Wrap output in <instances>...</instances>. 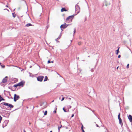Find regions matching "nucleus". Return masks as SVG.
<instances>
[{
    "mask_svg": "<svg viewBox=\"0 0 132 132\" xmlns=\"http://www.w3.org/2000/svg\"><path fill=\"white\" fill-rule=\"evenodd\" d=\"M75 12L77 14L78 13L80 12V8L78 5H75Z\"/></svg>",
    "mask_w": 132,
    "mask_h": 132,
    "instance_id": "1",
    "label": "nucleus"
},
{
    "mask_svg": "<svg viewBox=\"0 0 132 132\" xmlns=\"http://www.w3.org/2000/svg\"><path fill=\"white\" fill-rule=\"evenodd\" d=\"M68 26V25L66 24L65 23L63 24H62L60 27L61 29L62 30L61 32L63 31V29L67 28Z\"/></svg>",
    "mask_w": 132,
    "mask_h": 132,
    "instance_id": "2",
    "label": "nucleus"
},
{
    "mask_svg": "<svg viewBox=\"0 0 132 132\" xmlns=\"http://www.w3.org/2000/svg\"><path fill=\"white\" fill-rule=\"evenodd\" d=\"M9 122V120H6L4 121L2 125V127L3 128H4L7 125Z\"/></svg>",
    "mask_w": 132,
    "mask_h": 132,
    "instance_id": "3",
    "label": "nucleus"
},
{
    "mask_svg": "<svg viewBox=\"0 0 132 132\" xmlns=\"http://www.w3.org/2000/svg\"><path fill=\"white\" fill-rule=\"evenodd\" d=\"M20 98V96L19 95H17L16 94H14V102H16L17 100Z\"/></svg>",
    "mask_w": 132,
    "mask_h": 132,
    "instance_id": "4",
    "label": "nucleus"
},
{
    "mask_svg": "<svg viewBox=\"0 0 132 132\" xmlns=\"http://www.w3.org/2000/svg\"><path fill=\"white\" fill-rule=\"evenodd\" d=\"M4 105L5 106H6L9 107L10 108H13L14 106H13L11 104H9L6 103H4Z\"/></svg>",
    "mask_w": 132,
    "mask_h": 132,
    "instance_id": "5",
    "label": "nucleus"
},
{
    "mask_svg": "<svg viewBox=\"0 0 132 132\" xmlns=\"http://www.w3.org/2000/svg\"><path fill=\"white\" fill-rule=\"evenodd\" d=\"M44 77L43 76H40L37 77V80L39 81H42L43 80Z\"/></svg>",
    "mask_w": 132,
    "mask_h": 132,
    "instance_id": "6",
    "label": "nucleus"
},
{
    "mask_svg": "<svg viewBox=\"0 0 132 132\" xmlns=\"http://www.w3.org/2000/svg\"><path fill=\"white\" fill-rule=\"evenodd\" d=\"M74 15H71L69 16L66 19V20L67 21L69 20V19H71V20H72V19L74 17Z\"/></svg>",
    "mask_w": 132,
    "mask_h": 132,
    "instance_id": "7",
    "label": "nucleus"
},
{
    "mask_svg": "<svg viewBox=\"0 0 132 132\" xmlns=\"http://www.w3.org/2000/svg\"><path fill=\"white\" fill-rule=\"evenodd\" d=\"M128 117L129 120L130 122H132V116L130 115H129V116H128Z\"/></svg>",
    "mask_w": 132,
    "mask_h": 132,
    "instance_id": "8",
    "label": "nucleus"
},
{
    "mask_svg": "<svg viewBox=\"0 0 132 132\" xmlns=\"http://www.w3.org/2000/svg\"><path fill=\"white\" fill-rule=\"evenodd\" d=\"M8 78V77L7 76H6L2 80V82L3 83H5L7 81V79H6L7 78Z\"/></svg>",
    "mask_w": 132,
    "mask_h": 132,
    "instance_id": "9",
    "label": "nucleus"
},
{
    "mask_svg": "<svg viewBox=\"0 0 132 132\" xmlns=\"http://www.w3.org/2000/svg\"><path fill=\"white\" fill-rule=\"evenodd\" d=\"M5 102H3L0 104V106L1 108L2 109H4V103Z\"/></svg>",
    "mask_w": 132,
    "mask_h": 132,
    "instance_id": "10",
    "label": "nucleus"
},
{
    "mask_svg": "<svg viewBox=\"0 0 132 132\" xmlns=\"http://www.w3.org/2000/svg\"><path fill=\"white\" fill-rule=\"evenodd\" d=\"M119 120V124L121 125V127H122L123 126V123L122 122V120L121 119H120Z\"/></svg>",
    "mask_w": 132,
    "mask_h": 132,
    "instance_id": "11",
    "label": "nucleus"
},
{
    "mask_svg": "<svg viewBox=\"0 0 132 132\" xmlns=\"http://www.w3.org/2000/svg\"><path fill=\"white\" fill-rule=\"evenodd\" d=\"M24 84V83L22 81H21L19 83H18V84H19V86H21L23 85Z\"/></svg>",
    "mask_w": 132,
    "mask_h": 132,
    "instance_id": "12",
    "label": "nucleus"
},
{
    "mask_svg": "<svg viewBox=\"0 0 132 132\" xmlns=\"http://www.w3.org/2000/svg\"><path fill=\"white\" fill-rule=\"evenodd\" d=\"M32 26V24H31L30 23H27L26 24L25 26L26 27H29L30 26Z\"/></svg>",
    "mask_w": 132,
    "mask_h": 132,
    "instance_id": "13",
    "label": "nucleus"
},
{
    "mask_svg": "<svg viewBox=\"0 0 132 132\" xmlns=\"http://www.w3.org/2000/svg\"><path fill=\"white\" fill-rule=\"evenodd\" d=\"M61 11L63 12L64 11H67V10L65 8H62L61 9Z\"/></svg>",
    "mask_w": 132,
    "mask_h": 132,
    "instance_id": "14",
    "label": "nucleus"
},
{
    "mask_svg": "<svg viewBox=\"0 0 132 132\" xmlns=\"http://www.w3.org/2000/svg\"><path fill=\"white\" fill-rule=\"evenodd\" d=\"M5 99L3 98L1 96V95H0V102L2 101H4Z\"/></svg>",
    "mask_w": 132,
    "mask_h": 132,
    "instance_id": "15",
    "label": "nucleus"
},
{
    "mask_svg": "<svg viewBox=\"0 0 132 132\" xmlns=\"http://www.w3.org/2000/svg\"><path fill=\"white\" fill-rule=\"evenodd\" d=\"M119 48H120V47H119L118 48V49L116 50V54L117 55L118 54V53L119 52Z\"/></svg>",
    "mask_w": 132,
    "mask_h": 132,
    "instance_id": "16",
    "label": "nucleus"
},
{
    "mask_svg": "<svg viewBox=\"0 0 132 132\" xmlns=\"http://www.w3.org/2000/svg\"><path fill=\"white\" fill-rule=\"evenodd\" d=\"M48 79V78L47 76H45V79L44 80V81H47Z\"/></svg>",
    "mask_w": 132,
    "mask_h": 132,
    "instance_id": "17",
    "label": "nucleus"
},
{
    "mask_svg": "<svg viewBox=\"0 0 132 132\" xmlns=\"http://www.w3.org/2000/svg\"><path fill=\"white\" fill-rule=\"evenodd\" d=\"M118 118L119 119H121L120 118V113H119L118 116Z\"/></svg>",
    "mask_w": 132,
    "mask_h": 132,
    "instance_id": "18",
    "label": "nucleus"
},
{
    "mask_svg": "<svg viewBox=\"0 0 132 132\" xmlns=\"http://www.w3.org/2000/svg\"><path fill=\"white\" fill-rule=\"evenodd\" d=\"M61 127H62V125H61V126H60V127H59V126L58 127V132H60V128Z\"/></svg>",
    "mask_w": 132,
    "mask_h": 132,
    "instance_id": "19",
    "label": "nucleus"
},
{
    "mask_svg": "<svg viewBox=\"0 0 132 132\" xmlns=\"http://www.w3.org/2000/svg\"><path fill=\"white\" fill-rule=\"evenodd\" d=\"M29 74H30L29 76L30 77H34V75L32 74L31 73H29Z\"/></svg>",
    "mask_w": 132,
    "mask_h": 132,
    "instance_id": "20",
    "label": "nucleus"
},
{
    "mask_svg": "<svg viewBox=\"0 0 132 132\" xmlns=\"http://www.w3.org/2000/svg\"><path fill=\"white\" fill-rule=\"evenodd\" d=\"M62 35V33L61 32L60 34V35H59V37H58V38H59V39H60V38L61 37Z\"/></svg>",
    "mask_w": 132,
    "mask_h": 132,
    "instance_id": "21",
    "label": "nucleus"
},
{
    "mask_svg": "<svg viewBox=\"0 0 132 132\" xmlns=\"http://www.w3.org/2000/svg\"><path fill=\"white\" fill-rule=\"evenodd\" d=\"M14 86V87H15L16 88H17L18 86H19V84H18L16 85H15Z\"/></svg>",
    "mask_w": 132,
    "mask_h": 132,
    "instance_id": "22",
    "label": "nucleus"
},
{
    "mask_svg": "<svg viewBox=\"0 0 132 132\" xmlns=\"http://www.w3.org/2000/svg\"><path fill=\"white\" fill-rule=\"evenodd\" d=\"M63 109L65 112H67L69 111V110H68V111H66V110L64 108H63Z\"/></svg>",
    "mask_w": 132,
    "mask_h": 132,
    "instance_id": "23",
    "label": "nucleus"
},
{
    "mask_svg": "<svg viewBox=\"0 0 132 132\" xmlns=\"http://www.w3.org/2000/svg\"><path fill=\"white\" fill-rule=\"evenodd\" d=\"M47 111H46L44 113V115H47Z\"/></svg>",
    "mask_w": 132,
    "mask_h": 132,
    "instance_id": "24",
    "label": "nucleus"
},
{
    "mask_svg": "<svg viewBox=\"0 0 132 132\" xmlns=\"http://www.w3.org/2000/svg\"><path fill=\"white\" fill-rule=\"evenodd\" d=\"M57 108H55V110L53 111L54 113H56V110Z\"/></svg>",
    "mask_w": 132,
    "mask_h": 132,
    "instance_id": "25",
    "label": "nucleus"
},
{
    "mask_svg": "<svg viewBox=\"0 0 132 132\" xmlns=\"http://www.w3.org/2000/svg\"><path fill=\"white\" fill-rule=\"evenodd\" d=\"M1 67L3 68H4L5 67V65L3 64H2L1 65Z\"/></svg>",
    "mask_w": 132,
    "mask_h": 132,
    "instance_id": "26",
    "label": "nucleus"
},
{
    "mask_svg": "<svg viewBox=\"0 0 132 132\" xmlns=\"http://www.w3.org/2000/svg\"><path fill=\"white\" fill-rule=\"evenodd\" d=\"M12 14L13 17L14 18L15 17L16 15H15V14H14V13H12Z\"/></svg>",
    "mask_w": 132,
    "mask_h": 132,
    "instance_id": "27",
    "label": "nucleus"
},
{
    "mask_svg": "<svg viewBox=\"0 0 132 132\" xmlns=\"http://www.w3.org/2000/svg\"><path fill=\"white\" fill-rule=\"evenodd\" d=\"M79 45H80L81 44V42H79L78 43Z\"/></svg>",
    "mask_w": 132,
    "mask_h": 132,
    "instance_id": "28",
    "label": "nucleus"
},
{
    "mask_svg": "<svg viewBox=\"0 0 132 132\" xmlns=\"http://www.w3.org/2000/svg\"><path fill=\"white\" fill-rule=\"evenodd\" d=\"M76 29H75V28L74 29V31H73V32H74L73 35H74L75 33L76 32Z\"/></svg>",
    "mask_w": 132,
    "mask_h": 132,
    "instance_id": "29",
    "label": "nucleus"
},
{
    "mask_svg": "<svg viewBox=\"0 0 132 132\" xmlns=\"http://www.w3.org/2000/svg\"><path fill=\"white\" fill-rule=\"evenodd\" d=\"M2 119V118L1 117V116L0 115V123L1 122Z\"/></svg>",
    "mask_w": 132,
    "mask_h": 132,
    "instance_id": "30",
    "label": "nucleus"
},
{
    "mask_svg": "<svg viewBox=\"0 0 132 132\" xmlns=\"http://www.w3.org/2000/svg\"><path fill=\"white\" fill-rule=\"evenodd\" d=\"M68 108L69 109H70L71 108V106H70V105H68Z\"/></svg>",
    "mask_w": 132,
    "mask_h": 132,
    "instance_id": "31",
    "label": "nucleus"
},
{
    "mask_svg": "<svg viewBox=\"0 0 132 132\" xmlns=\"http://www.w3.org/2000/svg\"><path fill=\"white\" fill-rule=\"evenodd\" d=\"M129 67V64H128L127 66L126 67L127 68H128Z\"/></svg>",
    "mask_w": 132,
    "mask_h": 132,
    "instance_id": "32",
    "label": "nucleus"
},
{
    "mask_svg": "<svg viewBox=\"0 0 132 132\" xmlns=\"http://www.w3.org/2000/svg\"><path fill=\"white\" fill-rule=\"evenodd\" d=\"M83 128H84V127H83V125H82V126L81 127V129H83Z\"/></svg>",
    "mask_w": 132,
    "mask_h": 132,
    "instance_id": "33",
    "label": "nucleus"
},
{
    "mask_svg": "<svg viewBox=\"0 0 132 132\" xmlns=\"http://www.w3.org/2000/svg\"><path fill=\"white\" fill-rule=\"evenodd\" d=\"M51 62L49 60H48V62H47V63H50Z\"/></svg>",
    "mask_w": 132,
    "mask_h": 132,
    "instance_id": "34",
    "label": "nucleus"
},
{
    "mask_svg": "<svg viewBox=\"0 0 132 132\" xmlns=\"http://www.w3.org/2000/svg\"><path fill=\"white\" fill-rule=\"evenodd\" d=\"M59 39V38H57L56 39H55V40L56 41H57Z\"/></svg>",
    "mask_w": 132,
    "mask_h": 132,
    "instance_id": "35",
    "label": "nucleus"
},
{
    "mask_svg": "<svg viewBox=\"0 0 132 132\" xmlns=\"http://www.w3.org/2000/svg\"><path fill=\"white\" fill-rule=\"evenodd\" d=\"M64 97H63L62 98L61 101H63V100H64Z\"/></svg>",
    "mask_w": 132,
    "mask_h": 132,
    "instance_id": "36",
    "label": "nucleus"
},
{
    "mask_svg": "<svg viewBox=\"0 0 132 132\" xmlns=\"http://www.w3.org/2000/svg\"><path fill=\"white\" fill-rule=\"evenodd\" d=\"M118 58H120L121 57V55H119L118 56Z\"/></svg>",
    "mask_w": 132,
    "mask_h": 132,
    "instance_id": "37",
    "label": "nucleus"
},
{
    "mask_svg": "<svg viewBox=\"0 0 132 132\" xmlns=\"http://www.w3.org/2000/svg\"><path fill=\"white\" fill-rule=\"evenodd\" d=\"M93 70H94V69H93V68L91 70V71L92 72H93Z\"/></svg>",
    "mask_w": 132,
    "mask_h": 132,
    "instance_id": "38",
    "label": "nucleus"
},
{
    "mask_svg": "<svg viewBox=\"0 0 132 132\" xmlns=\"http://www.w3.org/2000/svg\"><path fill=\"white\" fill-rule=\"evenodd\" d=\"M74 116V114H72L71 116V117H73Z\"/></svg>",
    "mask_w": 132,
    "mask_h": 132,
    "instance_id": "39",
    "label": "nucleus"
},
{
    "mask_svg": "<svg viewBox=\"0 0 132 132\" xmlns=\"http://www.w3.org/2000/svg\"><path fill=\"white\" fill-rule=\"evenodd\" d=\"M82 130V132H85L84 130V129H81Z\"/></svg>",
    "mask_w": 132,
    "mask_h": 132,
    "instance_id": "40",
    "label": "nucleus"
},
{
    "mask_svg": "<svg viewBox=\"0 0 132 132\" xmlns=\"http://www.w3.org/2000/svg\"><path fill=\"white\" fill-rule=\"evenodd\" d=\"M91 111H92V112H93L94 113V110H92Z\"/></svg>",
    "mask_w": 132,
    "mask_h": 132,
    "instance_id": "41",
    "label": "nucleus"
},
{
    "mask_svg": "<svg viewBox=\"0 0 132 132\" xmlns=\"http://www.w3.org/2000/svg\"><path fill=\"white\" fill-rule=\"evenodd\" d=\"M96 126L97 127H98V125L97 124H96Z\"/></svg>",
    "mask_w": 132,
    "mask_h": 132,
    "instance_id": "42",
    "label": "nucleus"
},
{
    "mask_svg": "<svg viewBox=\"0 0 132 132\" xmlns=\"http://www.w3.org/2000/svg\"><path fill=\"white\" fill-rule=\"evenodd\" d=\"M6 7H8V5H6Z\"/></svg>",
    "mask_w": 132,
    "mask_h": 132,
    "instance_id": "43",
    "label": "nucleus"
},
{
    "mask_svg": "<svg viewBox=\"0 0 132 132\" xmlns=\"http://www.w3.org/2000/svg\"><path fill=\"white\" fill-rule=\"evenodd\" d=\"M88 108L89 110H91H91H92V109H91L89 108Z\"/></svg>",
    "mask_w": 132,
    "mask_h": 132,
    "instance_id": "44",
    "label": "nucleus"
},
{
    "mask_svg": "<svg viewBox=\"0 0 132 132\" xmlns=\"http://www.w3.org/2000/svg\"><path fill=\"white\" fill-rule=\"evenodd\" d=\"M65 128L66 129H68V128L67 127H66Z\"/></svg>",
    "mask_w": 132,
    "mask_h": 132,
    "instance_id": "45",
    "label": "nucleus"
},
{
    "mask_svg": "<svg viewBox=\"0 0 132 132\" xmlns=\"http://www.w3.org/2000/svg\"><path fill=\"white\" fill-rule=\"evenodd\" d=\"M118 68H119V67H117V69H118Z\"/></svg>",
    "mask_w": 132,
    "mask_h": 132,
    "instance_id": "46",
    "label": "nucleus"
},
{
    "mask_svg": "<svg viewBox=\"0 0 132 132\" xmlns=\"http://www.w3.org/2000/svg\"><path fill=\"white\" fill-rule=\"evenodd\" d=\"M69 99H70V100L71 99V98H69Z\"/></svg>",
    "mask_w": 132,
    "mask_h": 132,
    "instance_id": "47",
    "label": "nucleus"
},
{
    "mask_svg": "<svg viewBox=\"0 0 132 132\" xmlns=\"http://www.w3.org/2000/svg\"><path fill=\"white\" fill-rule=\"evenodd\" d=\"M24 132H26V131H25V130H24Z\"/></svg>",
    "mask_w": 132,
    "mask_h": 132,
    "instance_id": "48",
    "label": "nucleus"
},
{
    "mask_svg": "<svg viewBox=\"0 0 132 132\" xmlns=\"http://www.w3.org/2000/svg\"><path fill=\"white\" fill-rule=\"evenodd\" d=\"M51 62H52V63H53V61H52Z\"/></svg>",
    "mask_w": 132,
    "mask_h": 132,
    "instance_id": "49",
    "label": "nucleus"
},
{
    "mask_svg": "<svg viewBox=\"0 0 132 132\" xmlns=\"http://www.w3.org/2000/svg\"><path fill=\"white\" fill-rule=\"evenodd\" d=\"M54 100H53V101H52V102H54Z\"/></svg>",
    "mask_w": 132,
    "mask_h": 132,
    "instance_id": "50",
    "label": "nucleus"
},
{
    "mask_svg": "<svg viewBox=\"0 0 132 132\" xmlns=\"http://www.w3.org/2000/svg\"><path fill=\"white\" fill-rule=\"evenodd\" d=\"M50 132H53L52 131H50Z\"/></svg>",
    "mask_w": 132,
    "mask_h": 132,
    "instance_id": "51",
    "label": "nucleus"
},
{
    "mask_svg": "<svg viewBox=\"0 0 132 132\" xmlns=\"http://www.w3.org/2000/svg\"><path fill=\"white\" fill-rule=\"evenodd\" d=\"M90 57V56H88V57Z\"/></svg>",
    "mask_w": 132,
    "mask_h": 132,
    "instance_id": "52",
    "label": "nucleus"
},
{
    "mask_svg": "<svg viewBox=\"0 0 132 132\" xmlns=\"http://www.w3.org/2000/svg\"><path fill=\"white\" fill-rule=\"evenodd\" d=\"M15 10V9H14V10L13 11H14Z\"/></svg>",
    "mask_w": 132,
    "mask_h": 132,
    "instance_id": "53",
    "label": "nucleus"
},
{
    "mask_svg": "<svg viewBox=\"0 0 132 132\" xmlns=\"http://www.w3.org/2000/svg\"><path fill=\"white\" fill-rule=\"evenodd\" d=\"M57 74H58V75H59L57 73Z\"/></svg>",
    "mask_w": 132,
    "mask_h": 132,
    "instance_id": "54",
    "label": "nucleus"
},
{
    "mask_svg": "<svg viewBox=\"0 0 132 132\" xmlns=\"http://www.w3.org/2000/svg\"><path fill=\"white\" fill-rule=\"evenodd\" d=\"M19 68V67H18ZM19 68L20 69H21V68H20V67H19Z\"/></svg>",
    "mask_w": 132,
    "mask_h": 132,
    "instance_id": "55",
    "label": "nucleus"
},
{
    "mask_svg": "<svg viewBox=\"0 0 132 132\" xmlns=\"http://www.w3.org/2000/svg\"><path fill=\"white\" fill-rule=\"evenodd\" d=\"M4 10H7V9H4Z\"/></svg>",
    "mask_w": 132,
    "mask_h": 132,
    "instance_id": "56",
    "label": "nucleus"
},
{
    "mask_svg": "<svg viewBox=\"0 0 132 132\" xmlns=\"http://www.w3.org/2000/svg\"><path fill=\"white\" fill-rule=\"evenodd\" d=\"M60 75V77H61V76L60 75Z\"/></svg>",
    "mask_w": 132,
    "mask_h": 132,
    "instance_id": "57",
    "label": "nucleus"
},
{
    "mask_svg": "<svg viewBox=\"0 0 132 132\" xmlns=\"http://www.w3.org/2000/svg\"><path fill=\"white\" fill-rule=\"evenodd\" d=\"M105 132H108V131H105Z\"/></svg>",
    "mask_w": 132,
    "mask_h": 132,
    "instance_id": "58",
    "label": "nucleus"
},
{
    "mask_svg": "<svg viewBox=\"0 0 132 132\" xmlns=\"http://www.w3.org/2000/svg\"><path fill=\"white\" fill-rule=\"evenodd\" d=\"M72 40H71V42H72Z\"/></svg>",
    "mask_w": 132,
    "mask_h": 132,
    "instance_id": "59",
    "label": "nucleus"
},
{
    "mask_svg": "<svg viewBox=\"0 0 132 132\" xmlns=\"http://www.w3.org/2000/svg\"><path fill=\"white\" fill-rule=\"evenodd\" d=\"M7 10V11H9V10Z\"/></svg>",
    "mask_w": 132,
    "mask_h": 132,
    "instance_id": "60",
    "label": "nucleus"
},
{
    "mask_svg": "<svg viewBox=\"0 0 132 132\" xmlns=\"http://www.w3.org/2000/svg\"><path fill=\"white\" fill-rule=\"evenodd\" d=\"M86 19H85V21H86Z\"/></svg>",
    "mask_w": 132,
    "mask_h": 132,
    "instance_id": "61",
    "label": "nucleus"
},
{
    "mask_svg": "<svg viewBox=\"0 0 132 132\" xmlns=\"http://www.w3.org/2000/svg\"><path fill=\"white\" fill-rule=\"evenodd\" d=\"M11 98H13L12 97H11Z\"/></svg>",
    "mask_w": 132,
    "mask_h": 132,
    "instance_id": "62",
    "label": "nucleus"
},
{
    "mask_svg": "<svg viewBox=\"0 0 132 132\" xmlns=\"http://www.w3.org/2000/svg\"><path fill=\"white\" fill-rule=\"evenodd\" d=\"M60 123H61V122H60Z\"/></svg>",
    "mask_w": 132,
    "mask_h": 132,
    "instance_id": "63",
    "label": "nucleus"
},
{
    "mask_svg": "<svg viewBox=\"0 0 132 132\" xmlns=\"http://www.w3.org/2000/svg\"><path fill=\"white\" fill-rule=\"evenodd\" d=\"M29 124H30V123H29Z\"/></svg>",
    "mask_w": 132,
    "mask_h": 132,
    "instance_id": "64",
    "label": "nucleus"
}]
</instances>
